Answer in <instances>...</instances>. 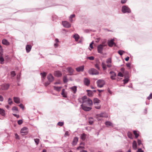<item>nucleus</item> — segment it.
<instances>
[{
	"mask_svg": "<svg viewBox=\"0 0 152 152\" xmlns=\"http://www.w3.org/2000/svg\"><path fill=\"white\" fill-rule=\"evenodd\" d=\"M103 46L101 45H99L97 47V50L98 53H102L103 50Z\"/></svg>",
	"mask_w": 152,
	"mask_h": 152,
	"instance_id": "ddd939ff",
	"label": "nucleus"
},
{
	"mask_svg": "<svg viewBox=\"0 0 152 152\" xmlns=\"http://www.w3.org/2000/svg\"><path fill=\"white\" fill-rule=\"evenodd\" d=\"M75 17V14H73L72 15H71L70 17V18H74Z\"/></svg>",
	"mask_w": 152,
	"mask_h": 152,
	"instance_id": "774afa93",
	"label": "nucleus"
},
{
	"mask_svg": "<svg viewBox=\"0 0 152 152\" xmlns=\"http://www.w3.org/2000/svg\"><path fill=\"white\" fill-rule=\"evenodd\" d=\"M100 45H101L103 47L107 45L106 42L105 41L103 42L102 44Z\"/></svg>",
	"mask_w": 152,
	"mask_h": 152,
	"instance_id": "ea45409f",
	"label": "nucleus"
},
{
	"mask_svg": "<svg viewBox=\"0 0 152 152\" xmlns=\"http://www.w3.org/2000/svg\"><path fill=\"white\" fill-rule=\"evenodd\" d=\"M86 137V135L85 133L81 135V139L83 140H85Z\"/></svg>",
	"mask_w": 152,
	"mask_h": 152,
	"instance_id": "7c9ffc66",
	"label": "nucleus"
},
{
	"mask_svg": "<svg viewBox=\"0 0 152 152\" xmlns=\"http://www.w3.org/2000/svg\"><path fill=\"white\" fill-rule=\"evenodd\" d=\"M118 76H120V77H123V74L121 72H119L118 73Z\"/></svg>",
	"mask_w": 152,
	"mask_h": 152,
	"instance_id": "09e8293b",
	"label": "nucleus"
},
{
	"mask_svg": "<svg viewBox=\"0 0 152 152\" xmlns=\"http://www.w3.org/2000/svg\"><path fill=\"white\" fill-rule=\"evenodd\" d=\"M2 43L6 45H10V43L7 40L5 39H3L2 40Z\"/></svg>",
	"mask_w": 152,
	"mask_h": 152,
	"instance_id": "6ab92c4d",
	"label": "nucleus"
},
{
	"mask_svg": "<svg viewBox=\"0 0 152 152\" xmlns=\"http://www.w3.org/2000/svg\"><path fill=\"white\" fill-rule=\"evenodd\" d=\"M105 124L107 127L109 126H113L112 124L110 121H107L105 122Z\"/></svg>",
	"mask_w": 152,
	"mask_h": 152,
	"instance_id": "5701e85b",
	"label": "nucleus"
},
{
	"mask_svg": "<svg viewBox=\"0 0 152 152\" xmlns=\"http://www.w3.org/2000/svg\"><path fill=\"white\" fill-rule=\"evenodd\" d=\"M95 66L96 68L98 70H99L100 68H99V66L98 64H95Z\"/></svg>",
	"mask_w": 152,
	"mask_h": 152,
	"instance_id": "603ef678",
	"label": "nucleus"
},
{
	"mask_svg": "<svg viewBox=\"0 0 152 152\" xmlns=\"http://www.w3.org/2000/svg\"><path fill=\"white\" fill-rule=\"evenodd\" d=\"M130 65H131V64L129 63H127V64H126V66L128 67L129 68H130Z\"/></svg>",
	"mask_w": 152,
	"mask_h": 152,
	"instance_id": "680f3d73",
	"label": "nucleus"
},
{
	"mask_svg": "<svg viewBox=\"0 0 152 152\" xmlns=\"http://www.w3.org/2000/svg\"><path fill=\"white\" fill-rule=\"evenodd\" d=\"M13 114L14 116L16 117V118H18L19 117V115H17L15 114Z\"/></svg>",
	"mask_w": 152,
	"mask_h": 152,
	"instance_id": "052dcab7",
	"label": "nucleus"
},
{
	"mask_svg": "<svg viewBox=\"0 0 152 152\" xmlns=\"http://www.w3.org/2000/svg\"><path fill=\"white\" fill-rule=\"evenodd\" d=\"M100 117L107 118V115L105 113H102L96 115V118L98 120H101V119L99 118Z\"/></svg>",
	"mask_w": 152,
	"mask_h": 152,
	"instance_id": "423d86ee",
	"label": "nucleus"
},
{
	"mask_svg": "<svg viewBox=\"0 0 152 152\" xmlns=\"http://www.w3.org/2000/svg\"><path fill=\"white\" fill-rule=\"evenodd\" d=\"M64 123L63 122H59L58 123V125L60 126H62L64 125Z\"/></svg>",
	"mask_w": 152,
	"mask_h": 152,
	"instance_id": "c03bdc74",
	"label": "nucleus"
},
{
	"mask_svg": "<svg viewBox=\"0 0 152 152\" xmlns=\"http://www.w3.org/2000/svg\"><path fill=\"white\" fill-rule=\"evenodd\" d=\"M23 121L22 120H18V123L19 125H20L23 123Z\"/></svg>",
	"mask_w": 152,
	"mask_h": 152,
	"instance_id": "3c124183",
	"label": "nucleus"
},
{
	"mask_svg": "<svg viewBox=\"0 0 152 152\" xmlns=\"http://www.w3.org/2000/svg\"><path fill=\"white\" fill-rule=\"evenodd\" d=\"M11 76L12 77H14V76H15L16 75V74L15 72L14 71L11 72Z\"/></svg>",
	"mask_w": 152,
	"mask_h": 152,
	"instance_id": "4c0bfd02",
	"label": "nucleus"
},
{
	"mask_svg": "<svg viewBox=\"0 0 152 152\" xmlns=\"http://www.w3.org/2000/svg\"><path fill=\"white\" fill-rule=\"evenodd\" d=\"M110 78L112 80L115 79L116 76V74L113 71H111L110 72Z\"/></svg>",
	"mask_w": 152,
	"mask_h": 152,
	"instance_id": "6e6552de",
	"label": "nucleus"
},
{
	"mask_svg": "<svg viewBox=\"0 0 152 152\" xmlns=\"http://www.w3.org/2000/svg\"><path fill=\"white\" fill-rule=\"evenodd\" d=\"M8 104L11 105L12 103V99L10 98H9L8 100Z\"/></svg>",
	"mask_w": 152,
	"mask_h": 152,
	"instance_id": "58836bf2",
	"label": "nucleus"
},
{
	"mask_svg": "<svg viewBox=\"0 0 152 152\" xmlns=\"http://www.w3.org/2000/svg\"><path fill=\"white\" fill-rule=\"evenodd\" d=\"M0 114L2 116H4L5 115V111L3 109L0 108Z\"/></svg>",
	"mask_w": 152,
	"mask_h": 152,
	"instance_id": "cd10ccee",
	"label": "nucleus"
},
{
	"mask_svg": "<svg viewBox=\"0 0 152 152\" xmlns=\"http://www.w3.org/2000/svg\"><path fill=\"white\" fill-rule=\"evenodd\" d=\"M114 39H112L110 41H109L108 42V46L110 47L113 46V45L115 44V43L114 42Z\"/></svg>",
	"mask_w": 152,
	"mask_h": 152,
	"instance_id": "f8f14e48",
	"label": "nucleus"
},
{
	"mask_svg": "<svg viewBox=\"0 0 152 152\" xmlns=\"http://www.w3.org/2000/svg\"><path fill=\"white\" fill-rule=\"evenodd\" d=\"M137 152H144L141 148H139L138 149Z\"/></svg>",
	"mask_w": 152,
	"mask_h": 152,
	"instance_id": "69168bd1",
	"label": "nucleus"
},
{
	"mask_svg": "<svg viewBox=\"0 0 152 152\" xmlns=\"http://www.w3.org/2000/svg\"><path fill=\"white\" fill-rule=\"evenodd\" d=\"M93 120L92 118H89V123L90 124H92L93 123Z\"/></svg>",
	"mask_w": 152,
	"mask_h": 152,
	"instance_id": "72a5a7b5",
	"label": "nucleus"
},
{
	"mask_svg": "<svg viewBox=\"0 0 152 152\" xmlns=\"http://www.w3.org/2000/svg\"><path fill=\"white\" fill-rule=\"evenodd\" d=\"M50 82H50L49 81V82H45L44 84L45 86H47L49 85L50 84Z\"/></svg>",
	"mask_w": 152,
	"mask_h": 152,
	"instance_id": "de8ad7c7",
	"label": "nucleus"
},
{
	"mask_svg": "<svg viewBox=\"0 0 152 152\" xmlns=\"http://www.w3.org/2000/svg\"><path fill=\"white\" fill-rule=\"evenodd\" d=\"M84 69V66H81L76 68V70L78 72H82Z\"/></svg>",
	"mask_w": 152,
	"mask_h": 152,
	"instance_id": "f3484780",
	"label": "nucleus"
},
{
	"mask_svg": "<svg viewBox=\"0 0 152 152\" xmlns=\"http://www.w3.org/2000/svg\"><path fill=\"white\" fill-rule=\"evenodd\" d=\"M28 132V129L26 127H23L22 128L20 131V133L23 135L27 134Z\"/></svg>",
	"mask_w": 152,
	"mask_h": 152,
	"instance_id": "0eeeda50",
	"label": "nucleus"
},
{
	"mask_svg": "<svg viewBox=\"0 0 152 152\" xmlns=\"http://www.w3.org/2000/svg\"><path fill=\"white\" fill-rule=\"evenodd\" d=\"M129 80V79L128 78H126L124 79V84H126L127 83Z\"/></svg>",
	"mask_w": 152,
	"mask_h": 152,
	"instance_id": "a18cd8bd",
	"label": "nucleus"
},
{
	"mask_svg": "<svg viewBox=\"0 0 152 152\" xmlns=\"http://www.w3.org/2000/svg\"><path fill=\"white\" fill-rule=\"evenodd\" d=\"M67 79L66 77H64V79H63V81L64 83H66L67 82Z\"/></svg>",
	"mask_w": 152,
	"mask_h": 152,
	"instance_id": "6e6d98bb",
	"label": "nucleus"
},
{
	"mask_svg": "<svg viewBox=\"0 0 152 152\" xmlns=\"http://www.w3.org/2000/svg\"><path fill=\"white\" fill-rule=\"evenodd\" d=\"M96 83L98 87L102 88L105 84V82L103 80H99L97 81Z\"/></svg>",
	"mask_w": 152,
	"mask_h": 152,
	"instance_id": "20e7f679",
	"label": "nucleus"
},
{
	"mask_svg": "<svg viewBox=\"0 0 152 152\" xmlns=\"http://www.w3.org/2000/svg\"><path fill=\"white\" fill-rule=\"evenodd\" d=\"M61 94L63 97H67L66 94V93H65V89H63L62 90Z\"/></svg>",
	"mask_w": 152,
	"mask_h": 152,
	"instance_id": "b1692460",
	"label": "nucleus"
},
{
	"mask_svg": "<svg viewBox=\"0 0 152 152\" xmlns=\"http://www.w3.org/2000/svg\"><path fill=\"white\" fill-rule=\"evenodd\" d=\"M127 1V0H121V3L122 4H125V3Z\"/></svg>",
	"mask_w": 152,
	"mask_h": 152,
	"instance_id": "13d9d810",
	"label": "nucleus"
},
{
	"mask_svg": "<svg viewBox=\"0 0 152 152\" xmlns=\"http://www.w3.org/2000/svg\"><path fill=\"white\" fill-rule=\"evenodd\" d=\"M137 143L138 145H140L142 144V142L141 140L139 139L137 140Z\"/></svg>",
	"mask_w": 152,
	"mask_h": 152,
	"instance_id": "4d7b16f0",
	"label": "nucleus"
},
{
	"mask_svg": "<svg viewBox=\"0 0 152 152\" xmlns=\"http://www.w3.org/2000/svg\"><path fill=\"white\" fill-rule=\"evenodd\" d=\"M82 99L83 100V104L87 105L89 106L92 105V101L89 98H87L86 96H83Z\"/></svg>",
	"mask_w": 152,
	"mask_h": 152,
	"instance_id": "f257e3e1",
	"label": "nucleus"
},
{
	"mask_svg": "<svg viewBox=\"0 0 152 152\" xmlns=\"http://www.w3.org/2000/svg\"><path fill=\"white\" fill-rule=\"evenodd\" d=\"M68 71L69 72L70 75H72L73 73V70L71 68H69L68 69Z\"/></svg>",
	"mask_w": 152,
	"mask_h": 152,
	"instance_id": "f704fd0d",
	"label": "nucleus"
},
{
	"mask_svg": "<svg viewBox=\"0 0 152 152\" xmlns=\"http://www.w3.org/2000/svg\"><path fill=\"white\" fill-rule=\"evenodd\" d=\"M87 91L88 92V96L91 97L93 96V93L92 91L89 90H87Z\"/></svg>",
	"mask_w": 152,
	"mask_h": 152,
	"instance_id": "393cba45",
	"label": "nucleus"
},
{
	"mask_svg": "<svg viewBox=\"0 0 152 152\" xmlns=\"http://www.w3.org/2000/svg\"><path fill=\"white\" fill-rule=\"evenodd\" d=\"M124 52V51L121 50H119L118 52V53L121 56H122L123 55Z\"/></svg>",
	"mask_w": 152,
	"mask_h": 152,
	"instance_id": "a19ab883",
	"label": "nucleus"
},
{
	"mask_svg": "<svg viewBox=\"0 0 152 152\" xmlns=\"http://www.w3.org/2000/svg\"><path fill=\"white\" fill-rule=\"evenodd\" d=\"M54 89L58 91H60L62 88L61 87H57L56 86H53Z\"/></svg>",
	"mask_w": 152,
	"mask_h": 152,
	"instance_id": "a878e982",
	"label": "nucleus"
},
{
	"mask_svg": "<svg viewBox=\"0 0 152 152\" xmlns=\"http://www.w3.org/2000/svg\"><path fill=\"white\" fill-rule=\"evenodd\" d=\"M19 106L21 108H22V109H23L24 108V106H23V104H20L19 105Z\"/></svg>",
	"mask_w": 152,
	"mask_h": 152,
	"instance_id": "338daca9",
	"label": "nucleus"
},
{
	"mask_svg": "<svg viewBox=\"0 0 152 152\" xmlns=\"http://www.w3.org/2000/svg\"><path fill=\"white\" fill-rule=\"evenodd\" d=\"M70 89L72 90L74 94H75L76 93L77 91V87L76 86H74L70 88Z\"/></svg>",
	"mask_w": 152,
	"mask_h": 152,
	"instance_id": "bb28decb",
	"label": "nucleus"
},
{
	"mask_svg": "<svg viewBox=\"0 0 152 152\" xmlns=\"http://www.w3.org/2000/svg\"><path fill=\"white\" fill-rule=\"evenodd\" d=\"M12 110H15L17 111H18V108L16 107H13L12 108Z\"/></svg>",
	"mask_w": 152,
	"mask_h": 152,
	"instance_id": "49530a36",
	"label": "nucleus"
},
{
	"mask_svg": "<svg viewBox=\"0 0 152 152\" xmlns=\"http://www.w3.org/2000/svg\"><path fill=\"white\" fill-rule=\"evenodd\" d=\"M106 65L104 61H103L102 63V65L103 70H104L107 69V66L108 68H110L112 66L111 63H107Z\"/></svg>",
	"mask_w": 152,
	"mask_h": 152,
	"instance_id": "7ed1b4c3",
	"label": "nucleus"
},
{
	"mask_svg": "<svg viewBox=\"0 0 152 152\" xmlns=\"http://www.w3.org/2000/svg\"><path fill=\"white\" fill-rule=\"evenodd\" d=\"M15 137L16 139H19V137L17 134H15Z\"/></svg>",
	"mask_w": 152,
	"mask_h": 152,
	"instance_id": "e2e57ef3",
	"label": "nucleus"
},
{
	"mask_svg": "<svg viewBox=\"0 0 152 152\" xmlns=\"http://www.w3.org/2000/svg\"><path fill=\"white\" fill-rule=\"evenodd\" d=\"M80 148H84V146H79L77 148V150H79Z\"/></svg>",
	"mask_w": 152,
	"mask_h": 152,
	"instance_id": "0e129e2a",
	"label": "nucleus"
},
{
	"mask_svg": "<svg viewBox=\"0 0 152 152\" xmlns=\"http://www.w3.org/2000/svg\"><path fill=\"white\" fill-rule=\"evenodd\" d=\"M122 11L124 13L126 12L130 13L131 12L130 9L126 6H124L122 7Z\"/></svg>",
	"mask_w": 152,
	"mask_h": 152,
	"instance_id": "f03ea898",
	"label": "nucleus"
},
{
	"mask_svg": "<svg viewBox=\"0 0 152 152\" xmlns=\"http://www.w3.org/2000/svg\"><path fill=\"white\" fill-rule=\"evenodd\" d=\"M84 84L87 86H88L90 83V81L89 79L87 78H85L84 79Z\"/></svg>",
	"mask_w": 152,
	"mask_h": 152,
	"instance_id": "dca6fc26",
	"label": "nucleus"
},
{
	"mask_svg": "<svg viewBox=\"0 0 152 152\" xmlns=\"http://www.w3.org/2000/svg\"><path fill=\"white\" fill-rule=\"evenodd\" d=\"M78 138L77 137H74L72 142V145H76L78 141Z\"/></svg>",
	"mask_w": 152,
	"mask_h": 152,
	"instance_id": "4468645a",
	"label": "nucleus"
},
{
	"mask_svg": "<svg viewBox=\"0 0 152 152\" xmlns=\"http://www.w3.org/2000/svg\"><path fill=\"white\" fill-rule=\"evenodd\" d=\"M107 63H111L112 61L111 58H109L107 59L106 61Z\"/></svg>",
	"mask_w": 152,
	"mask_h": 152,
	"instance_id": "79ce46f5",
	"label": "nucleus"
},
{
	"mask_svg": "<svg viewBox=\"0 0 152 152\" xmlns=\"http://www.w3.org/2000/svg\"><path fill=\"white\" fill-rule=\"evenodd\" d=\"M94 103H99L100 102V101L97 98H94Z\"/></svg>",
	"mask_w": 152,
	"mask_h": 152,
	"instance_id": "c85d7f7f",
	"label": "nucleus"
},
{
	"mask_svg": "<svg viewBox=\"0 0 152 152\" xmlns=\"http://www.w3.org/2000/svg\"><path fill=\"white\" fill-rule=\"evenodd\" d=\"M152 98V93H151L149 96L148 97V99L149 100Z\"/></svg>",
	"mask_w": 152,
	"mask_h": 152,
	"instance_id": "5fc2aeb1",
	"label": "nucleus"
},
{
	"mask_svg": "<svg viewBox=\"0 0 152 152\" xmlns=\"http://www.w3.org/2000/svg\"><path fill=\"white\" fill-rule=\"evenodd\" d=\"M54 75L56 76L59 77L61 76L62 74L60 72L57 71L54 72Z\"/></svg>",
	"mask_w": 152,
	"mask_h": 152,
	"instance_id": "2eb2a0df",
	"label": "nucleus"
},
{
	"mask_svg": "<svg viewBox=\"0 0 152 152\" xmlns=\"http://www.w3.org/2000/svg\"><path fill=\"white\" fill-rule=\"evenodd\" d=\"M13 99L14 102L17 104L20 103V99L19 97H14Z\"/></svg>",
	"mask_w": 152,
	"mask_h": 152,
	"instance_id": "a211bd4d",
	"label": "nucleus"
},
{
	"mask_svg": "<svg viewBox=\"0 0 152 152\" xmlns=\"http://www.w3.org/2000/svg\"><path fill=\"white\" fill-rule=\"evenodd\" d=\"M41 75L42 77H46V73L45 72H44L43 73H41Z\"/></svg>",
	"mask_w": 152,
	"mask_h": 152,
	"instance_id": "37998d69",
	"label": "nucleus"
},
{
	"mask_svg": "<svg viewBox=\"0 0 152 152\" xmlns=\"http://www.w3.org/2000/svg\"><path fill=\"white\" fill-rule=\"evenodd\" d=\"M34 140L37 145H38L39 141V139H35Z\"/></svg>",
	"mask_w": 152,
	"mask_h": 152,
	"instance_id": "e433bc0d",
	"label": "nucleus"
},
{
	"mask_svg": "<svg viewBox=\"0 0 152 152\" xmlns=\"http://www.w3.org/2000/svg\"><path fill=\"white\" fill-rule=\"evenodd\" d=\"M127 135L128 137L131 139H132L133 138V135L132 133L130 132H128L127 133Z\"/></svg>",
	"mask_w": 152,
	"mask_h": 152,
	"instance_id": "2f4dec72",
	"label": "nucleus"
},
{
	"mask_svg": "<svg viewBox=\"0 0 152 152\" xmlns=\"http://www.w3.org/2000/svg\"><path fill=\"white\" fill-rule=\"evenodd\" d=\"M88 73L92 75H97L99 74V72L95 69L92 68L88 71Z\"/></svg>",
	"mask_w": 152,
	"mask_h": 152,
	"instance_id": "39448f33",
	"label": "nucleus"
},
{
	"mask_svg": "<svg viewBox=\"0 0 152 152\" xmlns=\"http://www.w3.org/2000/svg\"><path fill=\"white\" fill-rule=\"evenodd\" d=\"M94 43V42H92L90 45V47L91 48V49H92L93 48V44Z\"/></svg>",
	"mask_w": 152,
	"mask_h": 152,
	"instance_id": "bf43d9fd",
	"label": "nucleus"
},
{
	"mask_svg": "<svg viewBox=\"0 0 152 152\" xmlns=\"http://www.w3.org/2000/svg\"><path fill=\"white\" fill-rule=\"evenodd\" d=\"M9 87V85L7 84H5L2 85V88L3 89L7 90Z\"/></svg>",
	"mask_w": 152,
	"mask_h": 152,
	"instance_id": "412c9836",
	"label": "nucleus"
},
{
	"mask_svg": "<svg viewBox=\"0 0 152 152\" xmlns=\"http://www.w3.org/2000/svg\"><path fill=\"white\" fill-rule=\"evenodd\" d=\"M69 133L68 131L66 132L64 136L66 137V136H69Z\"/></svg>",
	"mask_w": 152,
	"mask_h": 152,
	"instance_id": "864d4df0",
	"label": "nucleus"
},
{
	"mask_svg": "<svg viewBox=\"0 0 152 152\" xmlns=\"http://www.w3.org/2000/svg\"><path fill=\"white\" fill-rule=\"evenodd\" d=\"M31 46L30 45H27L26 46V50L27 53H28L31 50Z\"/></svg>",
	"mask_w": 152,
	"mask_h": 152,
	"instance_id": "aec40b11",
	"label": "nucleus"
},
{
	"mask_svg": "<svg viewBox=\"0 0 152 152\" xmlns=\"http://www.w3.org/2000/svg\"><path fill=\"white\" fill-rule=\"evenodd\" d=\"M133 133L135 136V137L136 138H137L139 136V134L136 131H133Z\"/></svg>",
	"mask_w": 152,
	"mask_h": 152,
	"instance_id": "473e14b6",
	"label": "nucleus"
},
{
	"mask_svg": "<svg viewBox=\"0 0 152 152\" xmlns=\"http://www.w3.org/2000/svg\"><path fill=\"white\" fill-rule=\"evenodd\" d=\"M4 61V58L2 57V56H0V61L1 62V64H3V62Z\"/></svg>",
	"mask_w": 152,
	"mask_h": 152,
	"instance_id": "c9c22d12",
	"label": "nucleus"
},
{
	"mask_svg": "<svg viewBox=\"0 0 152 152\" xmlns=\"http://www.w3.org/2000/svg\"><path fill=\"white\" fill-rule=\"evenodd\" d=\"M132 147L134 150H136L137 148V142L135 140L133 142Z\"/></svg>",
	"mask_w": 152,
	"mask_h": 152,
	"instance_id": "4be33fe9",
	"label": "nucleus"
},
{
	"mask_svg": "<svg viewBox=\"0 0 152 152\" xmlns=\"http://www.w3.org/2000/svg\"><path fill=\"white\" fill-rule=\"evenodd\" d=\"M87 58L90 60H93L94 59V57L93 56L89 57H87Z\"/></svg>",
	"mask_w": 152,
	"mask_h": 152,
	"instance_id": "8fccbe9b",
	"label": "nucleus"
},
{
	"mask_svg": "<svg viewBox=\"0 0 152 152\" xmlns=\"http://www.w3.org/2000/svg\"><path fill=\"white\" fill-rule=\"evenodd\" d=\"M81 107L82 109L86 111H88L90 110L91 108L90 107H87L84 104H82Z\"/></svg>",
	"mask_w": 152,
	"mask_h": 152,
	"instance_id": "9d476101",
	"label": "nucleus"
},
{
	"mask_svg": "<svg viewBox=\"0 0 152 152\" xmlns=\"http://www.w3.org/2000/svg\"><path fill=\"white\" fill-rule=\"evenodd\" d=\"M47 79L50 82H52L54 80V77L51 74H49L47 76Z\"/></svg>",
	"mask_w": 152,
	"mask_h": 152,
	"instance_id": "9b49d317",
	"label": "nucleus"
},
{
	"mask_svg": "<svg viewBox=\"0 0 152 152\" xmlns=\"http://www.w3.org/2000/svg\"><path fill=\"white\" fill-rule=\"evenodd\" d=\"M62 23L63 26L66 28H69L71 26V24L66 21L62 22Z\"/></svg>",
	"mask_w": 152,
	"mask_h": 152,
	"instance_id": "1a4fd4ad",
	"label": "nucleus"
},
{
	"mask_svg": "<svg viewBox=\"0 0 152 152\" xmlns=\"http://www.w3.org/2000/svg\"><path fill=\"white\" fill-rule=\"evenodd\" d=\"M73 37L75 39L76 41H77L79 39V36L77 34L74 35Z\"/></svg>",
	"mask_w": 152,
	"mask_h": 152,
	"instance_id": "c756f323",
	"label": "nucleus"
}]
</instances>
